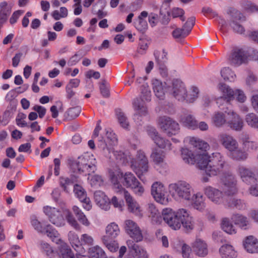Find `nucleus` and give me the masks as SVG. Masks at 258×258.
Masks as SVG:
<instances>
[{"label":"nucleus","mask_w":258,"mask_h":258,"mask_svg":"<svg viewBox=\"0 0 258 258\" xmlns=\"http://www.w3.org/2000/svg\"><path fill=\"white\" fill-rule=\"evenodd\" d=\"M186 141L195 151H192L187 148L181 149V158L185 163L191 165L197 163L199 168L209 177L222 172L226 162L221 153L215 152L209 156L206 152L209 148V144L199 138L189 137L186 138Z\"/></svg>","instance_id":"nucleus-1"},{"label":"nucleus","mask_w":258,"mask_h":258,"mask_svg":"<svg viewBox=\"0 0 258 258\" xmlns=\"http://www.w3.org/2000/svg\"><path fill=\"white\" fill-rule=\"evenodd\" d=\"M99 142V147L101 149L102 154L107 159L112 161L116 160L117 162L124 165L129 163L139 178L148 171L149 162L143 151H138L136 158H134L133 155L135 151L131 153L114 150V146L117 144V139L111 130L106 131L105 137H102Z\"/></svg>","instance_id":"nucleus-2"},{"label":"nucleus","mask_w":258,"mask_h":258,"mask_svg":"<svg viewBox=\"0 0 258 258\" xmlns=\"http://www.w3.org/2000/svg\"><path fill=\"white\" fill-rule=\"evenodd\" d=\"M145 213L153 223L160 224L162 219L172 230H178L182 227L187 232L192 231L196 223L194 217L188 209L180 208L174 210L171 208H165L160 215L158 209L153 203L145 206Z\"/></svg>","instance_id":"nucleus-3"},{"label":"nucleus","mask_w":258,"mask_h":258,"mask_svg":"<svg viewBox=\"0 0 258 258\" xmlns=\"http://www.w3.org/2000/svg\"><path fill=\"white\" fill-rule=\"evenodd\" d=\"M207 198L214 204L217 205L225 204L224 196H233L238 192L237 181L235 177L231 173H225L221 178V189L207 186L204 188Z\"/></svg>","instance_id":"nucleus-4"},{"label":"nucleus","mask_w":258,"mask_h":258,"mask_svg":"<svg viewBox=\"0 0 258 258\" xmlns=\"http://www.w3.org/2000/svg\"><path fill=\"white\" fill-rule=\"evenodd\" d=\"M43 214L48 218L49 221L57 227H64L66 221L74 229L80 231V224L78 222L72 213L68 209H61L49 205L42 207Z\"/></svg>","instance_id":"nucleus-5"},{"label":"nucleus","mask_w":258,"mask_h":258,"mask_svg":"<svg viewBox=\"0 0 258 258\" xmlns=\"http://www.w3.org/2000/svg\"><path fill=\"white\" fill-rule=\"evenodd\" d=\"M109 176L113 188L116 193H123L127 191L124 187L130 188L138 181L133 173L131 172L123 173L120 169L110 170Z\"/></svg>","instance_id":"nucleus-6"},{"label":"nucleus","mask_w":258,"mask_h":258,"mask_svg":"<svg viewBox=\"0 0 258 258\" xmlns=\"http://www.w3.org/2000/svg\"><path fill=\"white\" fill-rule=\"evenodd\" d=\"M168 191L176 201H189L194 191L191 184L184 180H179L168 185Z\"/></svg>","instance_id":"nucleus-7"},{"label":"nucleus","mask_w":258,"mask_h":258,"mask_svg":"<svg viewBox=\"0 0 258 258\" xmlns=\"http://www.w3.org/2000/svg\"><path fill=\"white\" fill-rule=\"evenodd\" d=\"M96 160L91 153H85L79 156L73 164V168L80 173L90 175L96 170Z\"/></svg>","instance_id":"nucleus-8"},{"label":"nucleus","mask_w":258,"mask_h":258,"mask_svg":"<svg viewBox=\"0 0 258 258\" xmlns=\"http://www.w3.org/2000/svg\"><path fill=\"white\" fill-rule=\"evenodd\" d=\"M151 91L148 86L144 87L142 89L141 97L136 98L133 102V107L136 112L134 115V119L137 122L141 120L140 118L146 116L148 113L147 107L145 104L147 102L151 100Z\"/></svg>","instance_id":"nucleus-9"},{"label":"nucleus","mask_w":258,"mask_h":258,"mask_svg":"<svg viewBox=\"0 0 258 258\" xmlns=\"http://www.w3.org/2000/svg\"><path fill=\"white\" fill-rule=\"evenodd\" d=\"M151 192L155 201L161 205L167 206L171 201L165 186L160 181H155L152 184Z\"/></svg>","instance_id":"nucleus-10"},{"label":"nucleus","mask_w":258,"mask_h":258,"mask_svg":"<svg viewBox=\"0 0 258 258\" xmlns=\"http://www.w3.org/2000/svg\"><path fill=\"white\" fill-rule=\"evenodd\" d=\"M157 123L159 127L168 136L176 135L179 133V123L168 116L159 117L157 120Z\"/></svg>","instance_id":"nucleus-11"},{"label":"nucleus","mask_w":258,"mask_h":258,"mask_svg":"<svg viewBox=\"0 0 258 258\" xmlns=\"http://www.w3.org/2000/svg\"><path fill=\"white\" fill-rule=\"evenodd\" d=\"M125 233L136 242L141 241L143 239L142 230L138 224L134 220L127 219L124 221Z\"/></svg>","instance_id":"nucleus-12"},{"label":"nucleus","mask_w":258,"mask_h":258,"mask_svg":"<svg viewBox=\"0 0 258 258\" xmlns=\"http://www.w3.org/2000/svg\"><path fill=\"white\" fill-rule=\"evenodd\" d=\"M236 172L241 180L246 184H249L258 181V171L254 172L243 165H238L236 169Z\"/></svg>","instance_id":"nucleus-13"},{"label":"nucleus","mask_w":258,"mask_h":258,"mask_svg":"<svg viewBox=\"0 0 258 258\" xmlns=\"http://www.w3.org/2000/svg\"><path fill=\"white\" fill-rule=\"evenodd\" d=\"M124 198L128 211L139 218L143 217L144 211L141 206L128 191H125Z\"/></svg>","instance_id":"nucleus-14"},{"label":"nucleus","mask_w":258,"mask_h":258,"mask_svg":"<svg viewBox=\"0 0 258 258\" xmlns=\"http://www.w3.org/2000/svg\"><path fill=\"white\" fill-rule=\"evenodd\" d=\"M168 89L176 99L181 101H185L187 91L184 84L180 80H173L172 86Z\"/></svg>","instance_id":"nucleus-15"},{"label":"nucleus","mask_w":258,"mask_h":258,"mask_svg":"<svg viewBox=\"0 0 258 258\" xmlns=\"http://www.w3.org/2000/svg\"><path fill=\"white\" fill-rule=\"evenodd\" d=\"M228 13L231 14L232 18V20L230 23V26L235 32L242 33L244 31V29L240 24L245 20V17L240 12L234 9H230Z\"/></svg>","instance_id":"nucleus-16"},{"label":"nucleus","mask_w":258,"mask_h":258,"mask_svg":"<svg viewBox=\"0 0 258 258\" xmlns=\"http://www.w3.org/2000/svg\"><path fill=\"white\" fill-rule=\"evenodd\" d=\"M74 192L76 197L82 203L83 208L86 211H90L92 207V203L87 197L85 189L80 185L75 184L74 186Z\"/></svg>","instance_id":"nucleus-17"},{"label":"nucleus","mask_w":258,"mask_h":258,"mask_svg":"<svg viewBox=\"0 0 258 258\" xmlns=\"http://www.w3.org/2000/svg\"><path fill=\"white\" fill-rule=\"evenodd\" d=\"M219 143L230 153L238 146L237 141L231 135L226 133H221L218 136Z\"/></svg>","instance_id":"nucleus-18"},{"label":"nucleus","mask_w":258,"mask_h":258,"mask_svg":"<svg viewBox=\"0 0 258 258\" xmlns=\"http://www.w3.org/2000/svg\"><path fill=\"white\" fill-rule=\"evenodd\" d=\"M147 132L148 135L158 147L162 149H170L169 141L162 137L154 127L148 126Z\"/></svg>","instance_id":"nucleus-19"},{"label":"nucleus","mask_w":258,"mask_h":258,"mask_svg":"<svg viewBox=\"0 0 258 258\" xmlns=\"http://www.w3.org/2000/svg\"><path fill=\"white\" fill-rule=\"evenodd\" d=\"M225 112L228 116L227 123L230 128L236 131H241L244 123L240 115L233 110H230L228 112L225 111Z\"/></svg>","instance_id":"nucleus-20"},{"label":"nucleus","mask_w":258,"mask_h":258,"mask_svg":"<svg viewBox=\"0 0 258 258\" xmlns=\"http://www.w3.org/2000/svg\"><path fill=\"white\" fill-rule=\"evenodd\" d=\"M164 152L160 149L155 148L153 150L150 157L157 170L161 171V168H165L167 166L165 161Z\"/></svg>","instance_id":"nucleus-21"},{"label":"nucleus","mask_w":258,"mask_h":258,"mask_svg":"<svg viewBox=\"0 0 258 258\" xmlns=\"http://www.w3.org/2000/svg\"><path fill=\"white\" fill-rule=\"evenodd\" d=\"M193 252L199 257H205L208 253V244L203 239L198 238L191 244Z\"/></svg>","instance_id":"nucleus-22"},{"label":"nucleus","mask_w":258,"mask_h":258,"mask_svg":"<svg viewBox=\"0 0 258 258\" xmlns=\"http://www.w3.org/2000/svg\"><path fill=\"white\" fill-rule=\"evenodd\" d=\"M244 249L249 253H258V239L253 235L246 236L242 242Z\"/></svg>","instance_id":"nucleus-23"},{"label":"nucleus","mask_w":258,"mask_h":258,"mask_svg":"<svg viewBox=\"0 0 258 258\" xmlns=\"http://www.w3.org/2000/svg\"><path fill=\"white\" fill-rule=\"evenodd\" d=\"M68 240L73 248L79 254H83L85 252V249L79 239L78 235L73 231H70L68 234Z\"/></svg>","instance_id":"nucleus-24"},{"label":"nucleus","mask_w":258,"mask_h":258,"mask_svg":"<svg viewBox=\"0 0 258 258\" xmlns=\"http://www.w3.org/2000/svg\"><path fill=\"white\" fill-rule=\"evenodd\" d=\"M94 198L96 205L101 209L108 211L110 208L109 199L101 190H97L94 194Z\"/></svg>","instance_id":"nucleus-25"},{"label":"nucleus","mask_w":258,"mask_h":258,"mask_svg":"<svg viewBox=\"0 0 258 258\" xmlns=\"http://www.w3.org/2000/svg\"><path fill=\"white\" fill-rule=\"evenodd\" d=\"M247 53L242 49L235 48L229 57L230 63L233 65L239 66L245 62Z\"/></svg>","instance_id":"nucleus-26"},{"label":"nucleus","mask_w":258,"mask_h":258,"mask_svg":"<svg viewBox=\"0 0 258 258\" xmlns=\"http://www.w3.org/2000/svg\"><path fill=\"white\" fill-rule=\"evenodd\" d=\"M190 201L191 202L193 208L199 212H203L206 207L205 198L201 192L192 194Z\"/></svg>","instance_id":"nucleus-27"},{"label":"nucleus","mask_w":258,"mask_h":258,"mask_svg":"<svg viewBox=\"0 0 258 258\" xmlns=\"http://www.w3.org/2000/svg\"><path fill=\"white\" fill-rule=\"evenodd\" d=\"M231 220L234 224L242 230L248 229L251 226L249 219L246 216L236 213L231 217Z\"/></svg>","instance_id":"nucleus-28"},{"label":"nucleus","mask_w":258,"mask_h":258,"mask_svg":"<svg viewBox=\"0 0 258 258\" xmlns=\"http://www.w3.org/2000/svg\"><path fill=\"white\" fill-rule=\"evenodd\" d=\"M217 90L220 95L218 98H223L227 101L233 100L234 89H232L228 85L220 83L217 86Z\"/></svg>","instance_id":"nucleus-29"},{"label":"nucleus","mask_w":258,"mask_h":258,"mask_svg":"<svg viewBox=\"0 0 258 258\" xmlns=\"http://www.w3.org/2000/svg\"><path fill=\"white\" fill-rule=\"evenodd\" d=\"M221 258H236L237 252L234 246L230 244L222 245L219 249Z\"/></svg>","instance_id":"nucleus-30"},{"label":"nucleus","mask_w":258,"mask_h":258,"mask_svg":"<svg viewBox=\"0 0 258 258\" xmlns=\"http://www.w3.org/2000/svg\"><path fill=\"white\" fill-rule=\"evenodd\" d=\"M43 232L49 237L51 240L57 244L63 241L60 238V234L58 231L50 224L44 226Z\"/></svg>","instance_id":"nucleus-31"},{"label":"nucleus","mask_w":258,"mask_h":258,"mask_svg":"<svg viewBox=\"0 0 258 258\" xmlns=\"http://www.w3.org/2000/svg\"><path fill=\"white\" fill-rule=\"evenodd\" d=\"M105 232L106 235L102 236H107L109 238L115 239L120 235L121 229L116 222H112L106 226Z\"/></svg>","instance_id":"nucleus-32"},{"label":"nucleus","mask_w":258,"mask_h":258,"mask_svg":"<svg viewBox=\"0 0 258 258\" xmlns=\"http://www.w3.org/2000/svg\"><path fill=\"white\" fill-rule=\"evenodd\" d=\"M148 15L147 12L143 11L134 21V26L141 32L144 33L148 29V23L146 20Z\"/></svg>","instance_id":"nucleus-33"},{"label":"nucleus","mask_w":258,"mask_h":258,"mask_svg":"<svg viewBox=\"0 0 258 258\" xmlns=\"http://www.w3.org/2000/svg\"><path fill=\"white\" fill-rule=\"evenodd\" d=\"M59 245L57 255L59 258H75L72 249L66 242L62 241Z\"/></svg>","instance_id":"nucleus-34"},{"label":"nucleus","mask_w":258,"mask_h":258,"mask_svg":"<svg viewBox=\"0 0 258 258\" xmlns=\"http://www.w3.org/2000/svg\"><path fill=\"white\" fill-rule=\"evenodd\" d=\"M228 156L233 160L241 161H244L248 158V153L245 151L243 148H239L237 146L234 151H232L228 153Z\"/></svg>","instance_id":"nucleus-35"},{"label":"nucleus","mask_w":258,"mask_h":258,"mask_svg":"<svg viewBox=\"0 0 258 258\" xmlns=\"http://www.w3.org/2000/svg\"><path fill=\"white\" fill-rule=\"evenodd\" d=\"M220 226L221 229L228 234L234 235L237 232V228L228 218L225 217L222 219Z\"/></svg>","instance_id":"nucleus-36"},{"label":"nucleus","mask_w":258,"mask_h":258,"mask_svg":"<svg viewBox=\"0 0 258 258\" xmlns=\"http://www.w3.org/2000/svg\"><path fill=\"white\" fill-rule=\"evenodd\" d=\"M101 240L103 245L109 251L115 252L118 249L119 244L115 239L109 238L107 236H102Z\"/></svg>","instance_id":"nucleus-37"},{"label":"nucleus","mask_w":258,"mask_h":258,"mask_svg":"<svg viewBox=\"0 0 258 258\" xmlns=\"http://www.w3.org/2000/svg\"><path fill=\"white\" fill-rule=\"evenodd\" d=\"M153 89L156 97L162 99L165 95V88L163 84L159 80L154 79L152 81Z\"/></svg>","instance_id":"nucleus-38"},{"label":"nucleus","mask_w":258,"mask_h":258,"mask_svg":"<svg viewBox=\"0 0 258 258\" xmlns=\"http://www.w3.org/2000/svg\"><path fill=\"white\" fill-rule=\"evenodd\" d=\"M180 123L184 126L191 129H196L197 121L190 114H185L182 116L180 120Z\"/></svg>","instance_id":"nucleus-39"},{"label":"nucleus","mask_w":258,"mask_h":258,"mask_svg":"<svg viewBox=\"0 0 258 258\" xmlns=\"http://www.w3.org/2000/svg\"><path fill=\"white\" fill-rule=\"evenodd\" d=\"M211 120L213 125L217 127H221L227 123L225 114L221 111L215 112L212 116Z\"/></svg>","instance_id":"nucleus-40"},{"label":"nucleus","mask_w":258,"mask_h":258,"mask_svg":"<svg viewBox=\"0 0 258 258\" xmlns=\"http://www.w3.org/2000/svg\"><path fill=\"white\" fill-rule=\"evenodd\" d=\"M244 120L249 127L258 132V115L253 112L248 113L245 115Z\"/></svg>","instance_id":"nucleus-41"},{"label":"nucleus","mask_w":258,"mask_h":258,"mask_svg":"<svg viewBox=\"0 0 258 258\" xmlns=\"http://www.w3.org/2000/svg\"><path fill=\"white\" fill-rule=\"evenodd\" d=\"M88 253L91 258H107L105 251L99 245L90 247Z\"/></svg>","instance_id":"nucleus-42"},{"label":"nucleus","mask_w":258,"mask_h":258,"mask_svg":"<svg viewBox=\"0 0 258 258\" xmlns=\"http://www.w3.org/2000/svg\"><path fill=\"white\" fill-rule=\"evenodd\" d=\"M132 251L135 258H149V254L145 248L137 244L132 245Z\"/></svg>","instance_id":"nucleus-43"},{"label":"nucleus","mask_w":258,"mask_h":258,"mask_svg":"<svg viewBox=\"0 0 258 258\" xmlns=\"http://www.w3.org/2000/svg\"><path fill=\"white\" fill-rule=\"evenodd\" d=\"M199 92V89L197 87L191 86L188 93H186L185 101L188 103H193L198 98Z\"/></svg>","instance_id":"nucleus-44"},{"label":"nucleus","mask_w":258,"mask_h":258,"mask_svg":"<svg viewBox=\"0 0 258 258\" xmlns=\"http://www.w3.org/2000/svg\"><path fill=\"white\" fill-rule=\"evenodd\" d=\"M40 248L49 258H55L57 256V251H55L52 247L46 242H41L40 243Z\"/></svg>","instance_id":"nucleus-45"},{"label":"nucleus","mask_w":258,"mask_h":258,"mask_svg":"<svg viewBox=\"0 0 258 258\" xmlns=\"http://www.w3.org/2000/svg\"><path fill=\"white\" fill-rule=\"evenodd\" d=\"M154 55L156 62L159 66H162L166 63L167 61V53L164 50L155 51Z\"/></svg>","instance_id":"nucleus-46"},{"label":"nucleus","mask_w":258,"mask_h":258,"mask_svg":"<svg viewBox=\"0 0 258 258\" xmlns=\"http://www.w3.org/2000/svg\"><path fill=\"white\" fill-rule=\"evenodd\" d=\"M221 75L225 81H234L236 77L235 73L229 68H224L221 71Z\"/></svg>","instance_id":"nucleus-47"},{"label":"nucleus","mask_w":258,"mask_h":258,"mask_svg":"<svg viewBox=\"0 0 258 258\" xmlns=\"http://www.w3.org/2000/svg\"><path fill=\"white\" fill-rule=\"evenodd\" d=\"M11 12V7L7 2H3L0 3V19L6 20Z\"/></svg>","instance_id":"nucleus-48"},{"label":"nucleus","mask_w":258,"mask_h":258,"mask_svg":"<svg viewBox=\"0 0 258 258\" xmlns=\"http://www.w3.org/2000/svg\"><path fill=\"white\" fill-rule=\"evenodd\" d=\"M110 205H112L114 208L117 209L119 211H122L124 207L123 200L116 196H113L109 200V206Z\"/></svg>","instance_id":"nucleus-49"},{"label":"nucleus","mask_w":258,"mask_h":258,"mask_svg":"<svg viewBox=\"0 0 258 258\" xmlns=\"http://www.w3.org/2000/svg\"><path fill=\"white\" fill-rule=\"evenodd\" d=\"M227 206L240 210H244L246 207L245 204L242 200L236 198H231L228 203Z\"/></svg>","instance_id":"nucleus-50"},{"label":"nucleus","mask_w":258,"mask_h":258,"mask_svg":"<svg viewBox=\"0 0 258 258\" xmlns=\"http://www.w3.org/2000/svg\"><path fill=\"white\" fill-rule=\"evenodd\" d=\"M233 91V100L235 99L240 103H244L246 101L247 97L243 90L236 88L234 89Z\"/></svg>","instance_id":"nucleus-51"},{"label":"nucleus","mask_w":258,"mask_h":258,"mask_svg":"<svg viewBox=\"0 0 258 258\" xmlns=\"http://www.w3.org/2000/svg\"><path fill=\"white\" fill-rule=\"evenodd\" d=\"M115 112L120 125L124 128H127L129 124L124 113L122 112L120 109H116Z\"/></svg>","instance_id":"nucleus-52"},{"label":"nucleus","mask_w":258,"mask_h":258,"mask_svg":"<svg viewBox=\"0 0 258 258\" xmlns=\"http://www.w3.org/2000/svg\"><path fill=\"white\" fill-rule=\"evenodd\" d=\"M242 145L243 149L247 152L256 150L258 148L257 143L247 139H242Z\"/></svg>","instance_id":"nucleus-53"},{"label":"nucleus","mask_w":258,"mask_h":258,"mask_svg":"<svg viewBox=\"0 0 258 258\" xmlns=\"http://www.w3.org/2000/svg\"><path fill=\"white\" fill-rule=\"evenodd\" d=\"M244 11L247 13L258 12V6L250 1H244L241 4Z\"/></svg>","instance_id":"nucleus-54"},{"label":"nucleus","mask_w":258,"mask_h":258,"mask_svg":"<svg viewBox=\"0 0 258 258\" xmlns=\"http://www.w3.org/2000/svg\"><path fill=\"white\" fill-rule=\"evenodd\" d=\"M88 178L89 183L92 186H100L103 184L102 177L98 175H88Z\"/></svg>","instance_id":"nucleus-55"},{"label":"nucleus","mask_w":258,"mask_h":258,"mask_svg":"<svg viewBox=\"0 0 258 258\" xmlns=\"http://www.w3.org/2000/svg\"><path fill=\"white\" fill-rule=\"evenodd\" d=\"M31 224L38 232L43 233L44 227L42 226L41 223L38 220L36 216L33 215L31 217Z\"/></svg>","instance_id":"nucleus-56"},{"label":"nucleus","mask_w":258,"mask_h":258,"mask_svg":"<svg viewBox=\"0 0 258 258\" xmlns=\"http://www.w3.org/2000/svg\"><path fill=\"white\" fill-rule=\"evenodd\" d=\"M130 188L133 190L134 194L139 197L142 196L145 192L144 187L139 180Z\"/></svg>","instance_id":"nucleus-57"},{"label":"nucleus","mask_w":258,"mask_h":258,"mask_svg":"<svg viewBox=\"0 0 258 258\" xmlns=\"http://www.w3.org/2000/svg\"><path fill=\"white\" fill-rule=\"evenodd\" d=\"M189 34V30H186L184 28H177L172 32V35L175 38H181L186 37Z\"/></svg>","instance_id":"nucleus-58"},{"label":"nucleus","mask_w":258,"mask_h":258,"mask_svg":"<svg viewBox=\"0 0 258 258\" xmlns=\"http://www.w3.org/2000/svg\"><path fill=\"white\" fill-rule=\"evenodd\" d=\"M81 240L82 245H92L94 244V240L93 237L88 234H83L81 235Z\"/></svg>","instance_id":"nucleus-59"},{"label":"nucleus","mask_w":258,"mask_h":258,"mask_svg":"<svg viewBox=\"0 0 258 258\" xmlns=\"http://www.w3.org/2000/svg\"><path fill=\"white\" fill-rule=\"evenodd\" d=\"M180 243V246L181 247L182 254L183 258H190V254L192 250L191 248L188 245L183 243L182 242H179Z\"/></svg>","instance_id":"nucleus-60"},{"label":"nucleus","mask_w":258,"mask_h":258,"mask_svg":"<svg viewBox=\"0 0 258 258\" xmlns=\"http://www.w3.org/2000/svg\"><path fill=\"white\" fill-rule=\"evenodd\" d=\"M81 107L76 106L70 108L68 111V114L71 118H74L78 117L81 112Z\"/></svg>","instance_id":"nucleus-61"},{"label":"nucleus","mask_w":258,"mask_h":258,"mask_svg":"<svg viewBox=\"0 0 258 258\" xmlns=\"http://www.w3.org/2000/svg\"><path fill=\"white\" fill-rule=\"evenodd\" d=\"M184 11L179 8H173L171 12V15L173 18L180 17L182 21H184V18L183 17Z\"/></svg>","instance_id":"nucleus-62"},{"label":"nucleus","mask_w":258,"mask_h":258,"mask_svg":"<svg viewBox=\"0 0 258 258\" xmlns=\"http://www.w3.org/2000/svg\"><path fill=\"white\" fill-rule=\"evenodd\" d=\"M202 12L205 16L209 18H215L217 16V14L209 7L204 8Z\"/></svg>","instance_id":"nucleus-63"},{"label":"nucleus","mask_w":258,"mask_h":258,"mask_svg":"<svg viewBox=\"0 0 258 258\" xmlns=\"http://www.w3.org/2000/svg\"><path fill=\"white\" fill-rule=\"evenodd\" d=\"M257 80V77L254 74L249 73L245 79V82L247 86H250L255 84Z\"/></svg>","instance_id":"nucleus-64"}]
</instances>
